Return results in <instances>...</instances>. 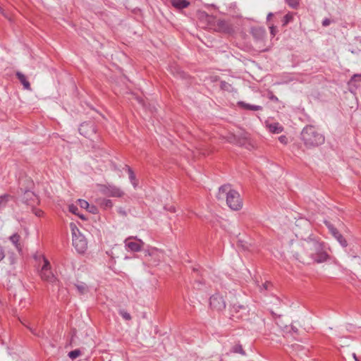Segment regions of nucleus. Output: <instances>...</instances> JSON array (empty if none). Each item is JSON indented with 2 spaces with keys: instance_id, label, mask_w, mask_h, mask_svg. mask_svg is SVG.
I'll use <instances>...</instances> for the list:
<instances>
[{
  "instance_id": "f257e3e1",
  "label": "nucleus",
  "mask_w": 361,
  "mask_h": 361,
  "mask_svg": "<svg viewBox=\"0 0 361 361\" xmlns=\"http://www.w3.org/2000/svg\"><path fill=\"white\" fill-rule=\"evenodd\" d=\"M293 257L304 264H321L330 259L323 243L311 238L301 242L298 250L293 252Z\"/></svg>"
},
{
  "instance_id": "f03ea898",
  "label": "nucleus",
  "mask_w": 361,
  "mask_h": 361,
  "mask_svg": "<svg viewBox=\"0 0 361 361\" xmlns=\"http://www.w3.org/2000/svg\"><path fill=\"white\" fill-rule=\"evenodd\" d=\"M219 200L226 199V204L232 210H239L243 207V202L240 194L231 189L230 185H224L219 188L216 195Z\"/></svg>"
},
{
  "instance_id": "7ed1b4c3",
  "label": "nucleus",
  "mask_w": 361,
  "mask_h": 361,
  "mask_svg": "<svg viewBox=\"0 0 361 361\" xmlns=\"http://www.w3.org/2000/svg\"><path fill=\"white\" fill-rule=\"evenodd\" d=\"M301 139L307 147L319 146L324 142V136L314 126H307L301 133Z\"/></svg>"
},
{
  "instance_id": "20e7f679",
  "label": "nucleus",
  "mask_w": 361,
  "mask_h": 361,
  "mask_svg": "<svg viewBox=\"0 0 361 361\" xmlns=\"http://www.w3.org/2000/svg\"><path fill=\"white\" fill-rule=\"evenodd\" d=\"M35 259L37 261L39 269V274L41 279L44 281L54 283L56 278L51 271L49 260L42 254L36 255Z\"/></svg>"
},
{
  "instance_id": "39448f33",
  "label": "nucleus",
  "mask_w": 361,
  "mask_h": 361,
  "mask_svg": "<svg viewBox=\"0 0 361 361\" xmlns=\"http://www.w3.org/2000/svg\"><path fill=\"white\" fill-rule=\"evenodd\" d=\"M71 228L72 231V241L73 245L79 253H83L87 247V243L74 224H71Z\"/></svg>"
},
{
  "instance_id": "423d86ee",
  "label": "nucleus",
  "mask_w": 361,
  "mask_h": 361,
  "mask_svg": "<svg viewBox=\"0 0 361 361\" xmlns=\"http://www.w3.org/2000/svg\"><path fill=\"white\" fill-rule=\"evenodd\" d=\"M100 191L102 194L113 197H121L124 195L120 188L110 184L102 185Z\"/></svg>"
},
{
  "instance_id": "0eeeda50",
  "label": "nucleus",
  "mask_w": 361,
  "mask_h": 361,
  "mask_svg": "<svg viewBox=\"0 0 361 361\" xmlns=\"http://www.w3.org/2000/svg\"><path fill=\"white\" fill-rule=\"evenodd\" d=\"M124 243L126 249L132 252L140 251L145 245L142 240L133 236L126 238L124 241Z\"/></svg>"
},
{
  "instance_id": "6e6552de",
  "label": "nucleus",
  "mask_w": 361,
  "mask_h": 361,
  "mask_svg": "<svg viewBox=\"0 0 361 361\" xmlns=\"http://www.w3.org/2000/svg\"><path fill=\"white\" fill-rule=\"evenodd\" d=\"M209 305L212 309L221 312L226 308V302L222 295L216 293L211 296Z\"/></svg>"
},
{
  "instance_id": "1a4fd4ad",
  "label": "nucleus",
  "mask_w": 361,
  "mask_h": 361,
  "mask_svg": "<svg viewBox=\"0 0 361 361\" xmlns=\"http://www.w3.org/2000/svg\"><path fill=\"white\" fill-rule=\"evenodd\" d=\"M325 224L327 226L329 232L338 240L340 245L342 247H346L348 245L347 241L343 237V235L338 231V230L329 222L325 221Z\"/></svg>"
},
{
  "instance_id": "9d476101",
  "label": "nucleus",
  "mask_w": 361,
  "mask_h": 361,
  "mask_svg": "<svg viewBox=\"0 0 361 361\" xmlns=\"http://www.w3.org/2000/svg\"><path fill=\"white\" fill-rule=\"evenodd\" d=\"M79 132L85 137H88L95 133V128L92 122H85L80 125Z\"/></svg>"
},
{
  "instance_id": "9b49d317",
  "label": "nucleus",
  "mask_w": 361,
  "mask_h": 361,
  "mask_svg": "<svg viewBox=\"0 0 361 361\" xmlns=\"http://www.w3.org/2000/svg\"><path fill=\"white\" fill-rule=\"evenodd\" d=\"M97 202L104 209H111L113 207V202L109 199L99 198L97 200Z\"/></svg>"
},
{
  "instance_id": "f8f14e48",
  "label": "nucleus",
  "mask_w": 361,
  "mask_h": 361,
  "mask_svg": "<svg viewBox=\"0 0 361 361\" xmlns=\"http://www.w3.org/2000/svg\"><path fill=\"white\" fill-rule=\"evenodd\" d=\"M268 130L273 133H280L283 131V127L279 123L267 124Z\"/></svg>"
},
{
  "instance_id": "ddd939ff",
  "label": "nucleus",
  "mask_w": 361,
  "mask_h": 361,
  "mask_svg": "<svg viewBox=\"0 0 361 361\" xmlns=\"http://www.w3.org/2000/svg\"><path fill=\"white\" fill-rule=\"evenodd\" d=\"M171 4L176 8L182 9L186 8L189 5V2L186 0H171Z\"/></svg>"
},
{
  "instance_id": "4468645a",
  "label": "nucleus",
  "mask_w": 361,
  "mask_h": 361,
  "mask_svg": "<svg viewBox=\"0 0 361 361\" xmlns=\"http://www.w3.org/2000/svg\"><path fill=\"white\" fill-rule=\"evenodd\" d=\"M238 105L245 109H247V110H250V111H259V110L262 109L261 106L249 104L245 103L243 102H239Z\"/></svg>"
},
{
  "instance_id": "2eb2a0df",
  "label": "nucleus",
  "mask_w": 361,
  "mask_h": 361,
  "mask_svg": "<svg viewBox=\"0 0 361 361\" xmlns=\"http://www.w3.org/2000/svg\"><path fill=\"white\" fill-rule=\"evenodd\" d=\"M20 238V235L17 233H14L9 238L11 242L14 245L16 248L19 251L21 250L20 245L19 244Z\"/></svg>"
},
{
  "instance_id": "dca6fc26",
  "label": "nucleus",
  "mask_w": 361,
  "mask_h": 361,
  "mask_svg": "<svg viewBox=\"0 0 361 361\" xmlns=\"http://www.w3.org/2000/svg\"><path fill=\"white\" fill-rule=\"evenodd\" d=\"M75 287L80 294H85L89 291L88 286L83 282H78L75 284Z\"/></svg>"
},
{
  "instance_id": "f3484780",
  "label": "nucleus",
  "mask_w": 361,
  "mask_h": 361,
  "mask_svg": "<svg viewBox=\"0 0 361 361\" xmlns=\"http://www.w3.org/2000/svg\"><path fill=\"white\" fill-rule=\"evenodd\" d=\"M16 75L21 83L23 85L24 87L27 90L30 89V82L27 80L26 77L22 73L18 72Z\"/></svg>"
},
{
  "instance_id": "a211bd4d",
  "label": "nucleus",
  "mask_w": 361,
  "mask_h": 361,
  "mask_svg": "<svg viewBox=\"0 0 361 361\" xmlns=\"http://www.w3.org/2000/svg\"><path fill=\"white\" fill-rule=\"evenodd\" d=\"M11 196L8 195H4L2 196H0V209L4 208L6 206Z\"/></svg>"
},
{
  "instance_id": "6ab92c4d",
  "label": "nucleus",
  "mask_w": 361,
  "mask_h": 361,
  "mask_svg": "<svg viewBox=\"0 0 361 361\" xmlns=\"http://www.w3.org/2000/svg\"><path fill=\"white\" fill-rule=\"evenodd\" d=\"M127 171L129 174V178L130 180V182L133 184V185L134 186V188H135L137 186V183L135 180V176L134 174V172L129 166H127Z\"/></svg>"
},
{
  "instance_id": "aec40b11",
  "label": "nucleus",
  "mask_w": 361,
  "mask_h": 361,
  "mask_svg": "<svg viewBox=\"0 0 361 361\" xmlns=\"http://www.w3.org/2000/svg\"><path fill=\"white\" fill-rule=\"evenodd\" d=\"M285 1L292 8H297L300 4V0H285Z\"/></svg>"
},
{
  "instance_id": "412c9836",
  "label": "nucleus",
  "mask_w": 361,
  "mask_h": 361,
  "mask_svg": "<svg viewBox=\"0 0 361 361\" xmlns=\"http://www.w3.org/2000/svg\"><path fill=\"white\" fill-rule=\"evenodd\" d=\"M293 19V14L292 13H288L284 17L283 20V25H286L288 23L292 21Z\"/></svg>"
},
{
  "instance_id": "4be33fe9",
  "label": "nucleus",
  "mask_w": 361,
  "mask_h": 361,
  "mask_svg": "<svg viewBox=\"0 0 361 361\" xmlns=\"http://www.w3.org/2000/svg\"><path fill=\"white\" fill-rule=\"evenodd\" d=\"M80 353H81L79 350H74L69 352L68 357L71 359L74 360V359L77 358L78 357H79L80 355Z\"/></svg>"
},
{
  "instance_id": "5701e85b",
  "label": "nucleus",
  "mask_w": 361,
  "mask_h": 361,
  "mask_svg": "<svg viewBox=\"0 0 361 361\" xmlns=\"http://www.w3.org/2000/svg\"><path fill=\"white\" fill-rule=\"evenodd\" d=\"M35 194L32 192V191H30V190H26L25 192V194H24V200L25 201L28 203V200L29 199H32V197H35Z\"/></svg>"
},
{
  "instance_id": "b1692460",
  "label": "nucleus",
  "mask_w": 361,
  "mask_h": 361,
  "mask_svg": "<svg viewBox=\"0 0 361 361\" xmlns=\"http://www.w3.org/2000/svg\"><path fill=\"white\" fill-rule=\"evenodd\" d=\"M232 352H233V353H240L242 355L245 354V352L243 350V348H242V346L240 345H235V346H233V349H232Z\"/></svg>"
},
{
  "instance_id": "393cba45",
  "label": "nucleus",
  "mask_w": 361,
  "mask_h": 361,
  "mask_svg": "<svg viewBox=\"0 0 361 361\" xmlns=\"http://www.w3.org/2000/svg\"><path fill=\"white\" fill-rule=\"evenodd\" d=\"M78 203L81 208L87 209L90 207V204L85 200H78Z\"/></svg>"
},
{
  "instance_id": "a878e982",
  "label": "nucleus",
  "mask_w": 361,
  "mask_h": 361,
  "mask_svg": "<svg viewBox=\"0 0 361 361\" xmlns=\"http://www.w3.org/2000/svg\"><path fill=\"white\" fill-rule=\"evenodd\" d=\"M119 314L126 320H130L131 319L130 314L125 310H120Z\"/></svg>"
},
{
  "instance_id": "bb28decb",
  "label": "nucleus",
  "mask_w": 361,
  "mask_h": 361,
  "mask_svg": "<svg viewBox=\"0 0 361 361\" xmlns=\"http://www.w3.org/2000/svg\"><path fill=\"white\" fill-rule=\"evenodd\" d=\"M240 310L246 311L247 308L243 305H234L232 307V311L235 312H239Z\"/></svg>"
},
{
  "instance_id": "cd10ccee",
  "label": "nucleus",
  "mask_w": 361,
  "mask_h": 361,
  "mask_svg": "<svg viewBox=\"0 0 361 361\" xmlns=\"http://www.w3.org/2000/svg\"><path fill=\"white\" fill-rule=\"evenodd\" d=\"M269 30H270V33L273 37H274L278 32L277 27L276 26H274V25H269Z\"/></svg>"
},
{
  "instance_id": "c85d7f7f",
  "label": "nucleus",
  "mask_w": 361,
  "mask_h": 361,
  "mask_svg": "<svg viewBox=\"0 0 361 361\" xmlns=\"http://www.w3.org/2000/svg\"><path fill=\"white\" fill-rule=\"evenodd\" d=\"M175 71L171 70V73L177 76L183 77V73L178 68H174Z\"/></svg>"
},
{
  "instance_id": "c756f323",
  "label": "nucleus",
  "mask_w": 361,
  "mask_h": 361,
  "mask_svg": "<svg viewBox=\"0 0 361 361\" xmlns=\"http://www.w3.org/2000/svg\"><path fill=\"white\" fill-rule=\"evenodd\" d=\"M117 212H118V213L120 215H121V216H127V214H127V212L126 211V209H125L124 208H123V207H118V208L117 209Z\"/></svg>"
},
{
  "instance_id": "7c9ffc66",
  "label": "nucleus",
  "mask_w": 361,
  "mask_h": 361,
  "mask_svg": "<svg viewBox=\"0 0 361 361\" xmlns=\"http://www.w3.org/2000/svg\"><path fill=\"white\" fill-rule=\"evenodd\" d=\"M159 250L154 247L150 248L149 250H145V253L149 255H154L158 252Z\"/></svg>"
},
{
  "instance_id": "2f4dec72",
  "label": "nucleus",
  "mask_w": 361,
  "mask_h": 361,
  "mask_svg": "<svg viewBox=\"0 0 361 361\" xmlns=\"http://www.w3.org/2000/svg\"><path fill=\"white\" fill-rule=\"evenodd\" d=\"M78 210V209L77 206L73 205V204L69 205V211L71 213L75 214H78V213H77Z\"/></svg>"
},
{
  "instance_id": "473e14b6",
  "label": "nucleus",
  "mask_w": 361,
  "mask_h": 361,
  "mask_svg": "<svg viewBox=\"0 0 361 361\" xmlns=\"http://www.w3.org/2000/svg\"><path fill=\"white\" fill-rule=\"evenodd\" d=\"M87 210L92 214H96L97 212V209L94 205H90V207L87 209Z\"/></svg>"
},
{
  "instance_id": "72a5a7b5",
  "label": "nucleus",
  "mask_w": 361,
  "mask_h": 361,
  "mask_svg": "<svg viewBox=\"0 0 361 361\" xmlns=\"http://www.w3.org/2000/svg\"><path fill=\"white\" fill-rule=\"evenodd\" d=\"M355 78H360L361 79V74H355L353 75V77L350 79V83L353 82V81H355Z\"/></svg>"
},
{
  "instance_id": "f704fd0d",
  "label": "nucleus",
  "mask_w": 361,
  "mask_h": 361,
  "mask_svg": "<svg viewBox=\"0 0 361 361\" xmlns=\"http://www.w3.org/2000/svg\"><path fill=\"white\" fill-rule=\"evenodd\" d=\"M271 285L269 282H266L260 287V290H262V289L267 290L268 289L269 286Z\"/></svg>"
},
{
  "instance_id": "c9c22d12",
  "label": "nucleus",
  "mask_w": 361,
  "mask_h": 361,
  "mask_svg": "<svg viewBox=\"0 0 361 361\" xmlns=\"http://www.w3.org/2000/svg\"><path fill=\"white\" fill-rule=\"evenodd\" d=\"M331 23V21L328 18H325L323 21H322V25L324 26V27H326L328 25H329Z\"/></svg>"
},
{
  "instance_id": "e433bc0d",
  "label": "nucleus",
  "mask_w": 361,
  "mask_h": 361,
  "mask_svg": "<svg viewBox=\"0 0 361 361\" xmlns=\"http://www.w3.org/2000/svg\"><path fill=\"white\" fill-rule=\"evenodd\" d=\"M279 141L281 142V143H283V144H286L287 143V138L286 136L284 135H281L279 137Z\"/></svg>"
},
{
  "instance_id": "4c0bfd02",
  "label": "nucleus",
  "mask_w": 361,
  "mask_h": 361,
  "mask_svg": "<svg viewBox=\"0 0 361 361\" xmlns=\"http://www.w3.org/2000/svg\"><path fill=\"white\" fill-rule=\"evenodd\" d=\"M5 257L4 251L1 247H0V261L2 260Z\"/></svg>"
},
{
  "instance_id": "58836bf2",
  "label": "nucleus",
  "mask_w": 361,
  "mask_h": 361,
  "mask_svg": "<svg viewBox=\"0 0 361 361\" xmlns=\"http://www.w3.org/2000/svg\"><path fill=\"white\" fill-rule=\"evenodd\" d=\"M136 99L137 100L138 103L142 105L143 106H145V102L142 98L136 97Z\"/></svg>"
},
{
  "instance_id": "ea45409f",
  "label": "nucleus",
  "mask_w": 361,
  "mask_h": 361,
  "mask_svg": "<svg viewBox=\"0 0 361 361\" xmlns=\"http://www.w3.org/2000/svg\"><path fill=\"white\" fill-rule=\"evenodd\" d=\"M256 32L259 33V35H262V36H264V33H265V31L262 29H258V30H256Z\"/></svg>"
},
{
  "instance_id": "a19ab883",
  "label": "nucleus",
  "mask_w": 361,
  "mask_h": 361,
  "mask_svg": "<svg viewBox=\"0 0 361 361\" xmlns=\"http://www.w3.org/2000/svg\"><path fill=\"white\" fill-rule=\"evenodd\" d=\"M273 16V13H269L267 16V20L269 21L270 20L271 18Z\"/></svg>"
},
{
  "instance_id": "79ce46f5",
  "label": "nucleus",
  "mask_w": 361,
  "mask_h": 361,
  "mask_svg": "<svg viewBox=\"0 0 361 361\" xmlns=\"http://www.w3.org/2000/svg\"><path fill=\"white\" fill-rule=\"evenodd\" d=\"M290 328H291V330H292L294 333H297V331H298V329H297L296 327H295V326H290Z\"/></svg>"
},
{
  "instance_id": "37998d69",
  "label": "nucleus",
  "mask_w": 361,
  "mask_h": 361,
  "mask_svg": "<svg viewBox=\"0 0 361 361\" xmlns=\"http://www.w3.org/2000/svg\"><path fill=\"white\" fill-rule=\"evenodd\" d=\"M226 85H227V83L226 82H221V88H225Z\"/></svg>"
},
{
  "instance_id": "c03bdc74",
  "label": "nucleus",
  "mask_w": 361,
  "mask_h": 361,
  "mask_svg": "<svg viewBox=\"0 0 361 361\" xmlns=\"http://www.w3.org/2000/svg\"><path fill=\"white\" fill-rule=\"evenodd\" d=\"M0 12H1L3 15L6 16V15L4 13V12H3V11H2V9H1V7H0Z\"/></svg>"
},
{
  "instance_id": "a18cd8bd",
  "label": "nucleus",
  "mask_w": 361,
  "mask_h": 361,
  "mask_svg": "<svg viewBox=\"0 0 361 361\" xmlns=\"http://www.w3.org/2000/svg\"><path fill=\"white\" fill-rule=\"evenodd\" d=\"M170 210L173 212H175V209L173 207H171Z\"/></svg>"
},
{
  "instance_id": "49530a36",
  "label": "nucleus",
  "mask_w": 361,
  "mask_h": 361,
  "mask_svg": "<svg viewBox=\"0 0 361 361\" xmlns=\"http://www.w3.org/2000/svg\"><path fill=\"white\" fill-rule=\"evenodd\" d=\"M40 212H39L36 213V215H37V216H40Z\"/></svg>"
},
{
  "instance_id": "de8ad7c7",
  "label": "nucleus",
  "mask_w": 361,
  "mask_h": 361,
  "mask_svg": "<svg viewBox=\"0 0 361 361\" xmlns=\"http://www.w3.org/2000/svg\"><path fill=\"white\" fill-rule=\"evenodd\" d=\"M242 317V315L236 316V317H237V318H240V317Z\"/></svg>"
},
{
  "instance_id": "09e8293b",
  "label": "nucleus",
  "mask_w": 361,
  "mask_h": 361,
  "mask_svg": "<svg viewBox=\"0 0 361 361\" xmlns=\"http://www.w3.org/2000/svg\"><path fill=\"white\" fill-rule=\"evenodd\" d=\"M353 357L356 359V356H355V353H353Z\"/></svg>"
}]
</instances>
